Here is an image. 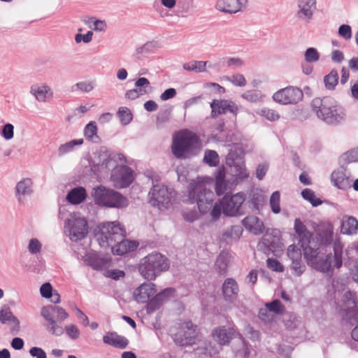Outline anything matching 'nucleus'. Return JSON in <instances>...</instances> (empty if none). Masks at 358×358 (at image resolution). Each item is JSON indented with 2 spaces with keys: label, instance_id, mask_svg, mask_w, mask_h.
Returning a JSON list of instances; mask_svg holds the SVG:
<instances>
[{
  "label": "nucleus",
  "instance_id": "obj_1",
  "mask_svg": "<svg viewBox=\"0 0 358 358\" xmlns=\"http://www.w3.org/2000/svg\"><path fill=\"white\" fill-rule=\"evenodd\" d=\"M334 225L331 222L321 223L315 231L312 233L309 246L311 249L315 248L317 251H321L333 245L334 266L339 269L343 264V244L339 238L334 240Z\"/></svg>",
  "mask_w": 358,
  "mask_h": 358
},
{
  "label": "nucleus",
  "instance_id": "obj_2",
  "mask_svg": "<svg viewBox=\"0 0 358 358\" xmlns=\"http://www.w3.org/2000/svg\"><path fill=\"white\" fill-rule=\"evenodd\" d=\"M202 148L199 136L189 129L176 132L171 145L173 155L178 159H187L196 157Z\"/></svg>",
  "mask_w": 358,
  "mask_h": 358
},
{
  "label": "nucleus",
  "instance_id": "obj_3",
  "mask_svg": "<svg viewBox=\"0 0 358 358\" xmlns=\"http://www.w3.org/2000/svg\"><path fill=\"white\" fill-rule=\"evenodd\" d=\"M246 200V194L243 192L236 194L229 192L215 202L210 215L214 221L220 219L222 214L227 217H236L247 213L243 203Z\"/></svg>",
  "mask_w": 358,
  "mask_h": 358
},
{
  "label": "nucleus",
  "instance_id": "obj_4",
  "mask_svg": "<svg viewBox=\"0 0 358 358\" xmlns=\"http://www.w3.org/2000/svg\"><path fill=\"white\" fill-rule=\"evenodd\" d=\"M310 106L316 116L329 125L336 126L345 120V109L331 96L316 97Z\"/></svg>",
  "mask_w": 358,
  "mask_h": 358
},
{
  "label": "nucleus",
  "instance_id": "obj_5",
  "mask_svg": "<svg viewBox=\"0 0 358 358\" xmlns=\"http://www.w3.org/2000/svg\"><path fill=\"white\" fill-rule=\"evenodd\" d=\"M208 180L213 179L205 177L203 180L192 181L188 187V201L190 204L196 203L201 214H207L212 210L215 201V193L206 187Z\"/></svg>",
  "mask_w": 358,
  "mask_h": 358
},
{
  "label": "nucleus",
  "instance_id": "obj_6",
  "mask_svg": "<svg viewBox=\"0 0 358 358\" xmlns=\"http://www.w3.org/2000/svg\"><path fill=\"white\" fill-rule=\"evenodd\" d=\"M170 268L169 258L159 252H152L141 259L138 264V271L141 275L148 281L155 280L162 273Z\"/></svg>",
  "mask_w": 358,
  "mask_h": 358
},
{
  "label": "nucleus",
  "instance_id": "obj_7",
  "mask_svg": "<svg viewBox=\"0 0 358 358\" xmlns=\"http://www.w3.org/2000/svg\"><path fill=\"white\" fill-rule=\"evenodd\" d=\"M92 196L96 205L106 208L123 209L129 204V199L121 192L102 185L92 189Z\"/></svg>",
  "mask_w": 358,
  "mask_h": 358
},
{
  "label": "nucleus",
  "instance_id": "obj_8",
  "mask_svg": "<svg viewBox=\"0 0 358 358\" xmlns=\"http://www.w3.org/2000/svg\"><path fill=\"white\" fill-rule=\"evenodd\" d=\"M177 192L164 184L153 185L148 194V203L159 209H169L176 200Z\"/></svg>",
  "mask_w": 358,
  "mask_h": 358
},
{
  "label": "nucleus",
  "instance_id": "obj_9",
  "mask_svg": "<svg viewBox=\"0 0 358 358\" xmlns=\"http://www.w3.org/2000/svg\"><path fill=\"white\" fill-rule=\"evenodd\" d=\"M101 247H108L116 243L126 233L124 227L118 222L101 223L94 231Z\"/></svg>",
  "mask_w": 358,
  "mask_h": 358
},
{
  "label": "nucleus",
  "instance_id": "obj_10",
  "mask_svg": "<svg viewBox=\"0 0 358 358\" xmlns=\"http://www.w3.org/2000/svg\"><path fill=\"white\" fill-rule=\"evenodd\" d=\"M225 164L230 169L234 168L236 184L249 177L245 162V151L243 148L235 146L229 150L225 157Z\"/></svg>",
  "mask_w": 358,
  "mask_h": 358
},
{
  "label": "nucleus",
  "instance_id": "obj_11",
  "mask_svg": "<svg viewBox=\"0 0 358 358\" xmlns=\"http://www.w3.org/2000/svg\"><path fill=\"white\" fill-rule=\"evenodd\" d=\"M321 251L317 249H311L310 248L303 252L304 259L307 264L315 270L330 276L333 275L334 268V262L332 261V253H328L324 258L318 259V255Z\"/></svg>",
  "mask_w": 358,
  "mask_h": 358
},
{
  "label": "nucleus",
  "instance_id": "obj_12",
  "mask_svg": "<svg viewBox=\"0 0 358 358\" xmlns=\"http://www.w3.org/2000/svg\"><path fill=\"white\" fill-rule=\"evenodd\" d=\"M279 234L280 231L275 229L272 234V238L263 237L257 244L258 250L267 256L271 253L275 257L280 256L284 250V244Z\"/></svg>",
  "mask_w": 358,
  "mask_h": 358
},
{
  "label": "nucleus",
  "instance_id": "obj_13",
  "mask_svg": "<svg viewBox=\"0 0 358 358\" xmlns=\"http://www.w3.org/2000/svg\"><path fill=\"white\" fill-rule=\"evenodd\" d=\"M64 227L69 229L72 240L80 241L88 234V224L84 217L75 215L72 219H67L64 222Z\"/></svg>",
  "mask_w": 358,
  "mask_h": 358
},
{
  "label": "nucleus",
  "instance_id": "obj_14",
  "mask_svg": "<svg viewBox=\"0 0 358 358\" xmlns=\"http://www.w3.org/2000/svg\"><path fill=\"white\" fill-rule=\"evenodd\" d=\"M303 97L302 90L297 87L289 86L281 89L273 95V99L282 105L297 103Z\"/></svg>",
  "mask_w": 358,
  "mask_h": 358
},
{
  "label": "nucleus",
  "instance_id": "obj_15",
  "mask_svg": "<svg viewBox=\"0 0 358 358\" xmlns=\"http://www.w3.org/2000/svg\"><path fill=\"white\" fill-rule=\"evenodd\" d=\"M244 203H245V206L248 207L252 213L259 215L266 203V196L261 188L252 187L248 191Z\"/></svg>",
  "mask_w": 358,
  "mask_h": 358
},
{
  "label": "nucleus",
  "instance_id": "obj_16",
  "mask_svg": "<svg viewBox=\"0 0 358 358\" xmlns=\"http://www.w3.org/2000/svg\"><path fill=\"white\" fill-rule=\"evenodd\" d=\"M210 106L211 108L210 117L212 118H216L220 115L230 113L236 119L238 107L231 99H213L210 102Z\"/></svg>",
  "mask_w": 358,
  "mask_h": 358
},
{
  "label": "nucleus",
  "instance_id": "obj_17",
  "mask_svg": "<svg viewBox=\"0 0 358 358\" xmlns=\"http://www.w3.org/2000/svg\"><path fill=\"white\" fill-rule=\"evenodd\" d=\"M347 166L344 163L341 164L339 169L334 170L331 174V182L336 188L347 190L352 187L350 176L346 174Z\"/></svg>",
  "mask_w": 358,
  "mask_h": 358
},
{
  "label": "nucleus",
  "instance_id": "obj_18",
  "mask_svg": "<svg viewBox=\"0 0 358 358\" xmlns=\"http://www.w3.org/2000/svg\"><path fill=\"white\" fill-rule=\"evenodd\" d=\"M111 179L118 182L121 187H127L134 180V171L127 165L121 166L113 171Z\"/></svg>",
  "mask_w": 358,
  "mask_h": 358
},
{
  "label": "nucleus",
  "instance_id": "obj_19",
  "mask_svg": "<svg viewBox=\"0 0 358 358\" xmlns=\"http://www.w3.org/2000/svg\"><path fill=\"white\" fill-rule=\"evenodd\" d=\"M213 340L220 345H227L236 337V331L232 327L219 326L212 331Z\"/></svg>",
  "mask_w": 358,
  "mask_h": 358
},
{
  "label": "nucleus",
  "instance_id": "obj_20",
  "mask_svg": "<svg viewBox=\"0 0 358 358\" xmlns=\"http://www.w3.org/2000/svg\"><path fill=\"white\" fill-rule=\"evenodd\" d=\"M294 229L298 237V243L303 252L310 248V238L312 231H310L300 218H296L294 223Z\"/></svg>",
  "mask_w": 358,
  "mask_h": 358
},
{
  "label": "nucleus",
  "instance_id": "obj_21",
  "mask_svg": "<svg viewBox=\"0 0 358 358\" xmlns=\"http://www.w3.org/2000/svg\"><path fill=\"white\" fill-rule=\"evenodd\" d=\"M239 286L233 278H226L222 285V293L224 300L228 303H234L238 296Z\"/></svg>",
  "mask_w": 358,
  "mask_h": 358
},
{
  "label": "nucleus",
  "instance_id": "obj_22",
  "mask_svg": "<svg viewBox=\"0 0 358 358\" xmlns=\"http://www.w3.org/2000/svg\"><path fill=\"white\" fill-rule=\"evenodd\" d=\"M157 292V286L151 281L143 282L134 291V300L138 303H145Z\"/></svg>",
  "mask_w": 358,
  "mask_h": 358
},
{
  "label": "nucleus",
  "instance_id": "obj_23",
  "mask_svg": "<svg viewBox=\"0 0 358 358\" xmlns=\"http://www.w3.org/2000/svg\"><path fill=\"white\" fill-rule=\"evenodd\" d=\"M248 0H217L215 8L222 13L234 14L247 5Z\"/></svg>",
  "mask_w": 358,
  "mask_h": 358
},
{
  "label": "nucleus",
  "instance_id": "obj_24",
  "mask_svg": "<svg viewBox=\"0 0 358 358\" xmlns=\"http://www.w3.org/2000/svg\"><path fill=\"white\" fill-rule=\"evenodd\" d=\"M316 0H298L299 10L296 16L303 20L310 21L316 10Z\"/></svg>",
  "mask_w": 358,
  "mask_h": 358
},
{
  "label": "nucleus",
  "instance_id": "obj_25",
  "mask_svg": "<svg viewBox=\"0 0 358 358\" xmlns=\"http://www.w3.org/2000/svg\"><path fill=\"white\" fill-rule=\"evenodd\" d=\"M15 196L19 202L26 196H30L33 193V182L31 178H25L20 180L15 187Z\"/></svg>",
  "mask_w": 358,
  "mask_h": 358
},
{
  "label": "nucleus",
  "instance_id": "obj_26",
  "mask_svg": "<svg viewBox=\"0 0 358 358\" xmlns=\"http://www.w3.org/2000/svg\"><path fill=\"white\" fill-rule=\"evenodd\" d=\"M340 229L342 234L356 235L358 232V220L351 215H344L341 221Z\"/></svg>",
  "mask_w": 358,
  "mask_h": 358
},
{
  "label": "nucleus",
  "instance_id": "obj_27",
  "mask_svg": "<svg viewBox=\"0 0 358 358\" xmlns=\"http://www.w3.org/2000/svg\"><path fill=\"white\" fill-rule=\"evenodd\" d=\"M85 262L94 270L100 271L111 262V258L102 257L97 253H90L86 256Z\"/></svg>",
  "mask_w": 358,
  "mask_h": 358
},
{
  "label": "nucleus",
  "instance_id": "obj_28",
  "mask_svg": "<svg viewBox=\"0 0 358 358\" xmlns=\"http://www.w3.org/2000/svg\"><path fill=\"white\" fill-rule=\"evenodd\" d=\"M95 161L98 162L100 165L102 166V169H110V167L112 166L111 163L113 164V166H117L116 161L111 157L107 147L101 146L99 150L95 153Z\"/></svg>",
  "mask_w": 358,
  "mask_h": 358
},
{
  "label": "nucleus",
  "instance_id": "obj_29",
  "mask_svg": "<svg viewBox=\"0 0 358 358\" xmlns=\"http://www.w3.org/2000/svg\"><path fill=\"white\" fill-rule=\"evenodd\" d=\"M103 341L107 345L119 349H125L129 344V341L127 338L123 336L118 335L115 331L105 335L103 337Z\"/></svg>",
  "mask_w": 358,
  "mask_h": 358
},
{
  "label": "nucleus",
  "instance_id": "obj_30",
  "mask_svg": "<svg viewBox=\"0 0 358 358\" xmlns=\"http://www.w3.org/2000/svg\"><path fill=\"white\" fill-rule=\"evenodd\" d=\"M87 196L84 187L78 186L72 188L66 194V201L73 205H78L84 202Z\"/></svg>",
  "mask_w": 358,
  "mask_h": 358
},
{
  "label": "nucleus",
  "instance_id": "obj_31",
  "mask_svg": "<svg viewBox=\"0 0 358 358\" xmlns=\"http://www.w3.org/2000/svg\"><path fill=\"white\" fill-rule=\"evenodd\" d=\"M41 315L43 319L48 322L47 330L50 334L55 336H59L63 334L64 329L62 326L57 324L56 320L52 316L49 315L48 311H41Z\"/></svg>",
  "mask_w": 358,
  "mask_h": 358
},
{
  "label": "nucleus",
  "instance_id": "obj_32",
  "mask_svg": "<svg viewBox=\"0 0 358 358\" xmlns=\"http://www.w3.org/2000/svg\"><path fill=\"white\" fill-rule=\"evenodd\" d=\"M97 131L96 122L90 121L87 123L84 128V136L86 140L94 143H101V139L98 136Z\"/></svg>",
  "mask_w": 358,
  "mask_h": 358
},
{
  "label": "nucleus",
  "instance_id": "obj_33",
  "mask_svg": "<svg viewBox=\"0 0 358 358\" xmlns=\"http://www.w3.org/2000/svg\"><path fill=\"white\" fill-rule=\"evenodd\" d=\"M83 138L73 139L65 143L60 145L57 150L59 156H63L74 150L76 146H80L83 144Z\"/></svg>",
  "mask_w": 358,
  "mask_h": 358
},
{
  "label": "nucleus",
  "instance_id": "obj_34",
  "mask_svg": "<svg viewBox=\"0 0 358 358\" xmlns=\"http://www.w3.org/2000/svg\"><path fill=\"white\" fill-rule=\"evenodd\" d=\"M301 195L302 198L304 200L308 201L313 207H317L323 203L327 202L326 200H322L320 198H317L315 192L309 188H305L302 189Z\"/></svg>",
  "mask_w": 358,
  "mask_h": 358
},
{
  "label": "nucleus",
  "instance_id": "obj_35",
  "mask_svg": "<svg viewBox=\"0 0 358 358\" xmlns=\"http://www.w3.org/2000/svg\"><path fill=\"white\" fill-rule=\"evenodd\" d=\"M229 263V255L227 253H220L217 257L215 266L217 272L220 275H224L227 273Z\"/></svg>",
  "mask_w": 358,
  "mask_h": 358
},
{
  "label": "nucleus",
  "instance_id": "obj_36",
  "mask_svg": "<svg viewBox=\"0 0 358 358\" xmlns=\"http://www.w3.org/2000/svg\"><path fill=\"white\" fill-rule=\"evenodd\" d=\"M48 311L49 315L52 316V314H57V318L59 321H64L69 317L68 313L62 307L53 306V305H48L43 306L41 308V311Z\"/></svg>",
  "mask_w": 358,
  "mask_h": 358
},
{
  "label": "nucleus",
  "instance_id": "obj_37",
  "mask_svg": "<svg viewBox=\"0 0 358 358\" xmlns=\"http://www.w3.org/2000/svg\"><path fill=\"white\" fill-rule=\"evenodd\" d=\"M338 73L336 69H332L329 73L324 77V83L325 88L328 90H335L336 86L338 83Z\"/></svg>",
  "mask_w": 358,
  "mask_h": 358
},
{
  "label": "nucleus",
  "instance_id": "obj_38",
  "mask_svg": "<svg viewBox=\"0 0 358 358\" xmlns=\"http://www.w3.org/2000/svg\"><path fill=\"white\" fill-rule=\"evenodd\" d=\"M145 303L146 305L145 308L147 314L148 315L154 313L163 306L162 301L160 300V299L159 298L156 293L152 296H151Z\"/></svg>",
  "mask_w": 358,
  "mask_h": 358
},
{
  "label": "nucleus",
  "instance_id": "obj_39",
  "mask_svg": "<svg viewBox=\"0 0 358 358\" xmlns=\"http://www.w3.org/2000/svg\"><path fill=\"white\" fill-rule=\"evenodd\" d=\"M117 116L118 117L122 125L126 126L129 124L133 120L134 115L132 112L127 107H120L117 112Z\"/></svg>",
  "mask_w": 358,
  "mask_h": 358
},
{
  "label": "nucleus",
  "instance_id": "obj_40",
  "mask_svg": "<svg viewBox=\"0 0 358 358\" xmlns=\"http://www.w3.org/2000/svg\"><path fill=\"white\" fill-rule=\"evenodd\" d=\"M204 164L210 167H215L219 165L220 159L217 152L213 150H206L203 159Z\"/></svg>",
  "mask_w": 358,
  "mask_h": 358
},
{
  "label": "nucleus",
  "instance_id": "obj_41",
  "mask_svg": "<svg viewBox=\"0 0 358 358\" xmlns=\"http://www.w3.org/2000/svg\"><path fill=\"white\" fill-rule=\"evenodd\" d=\"M208 62L203 61H192L183 64V69L189 71H195L201 73L206 71V67Z\"/></svg>",
  "mask_w": 358,
  "mask_h": 358
},
{
  "label": "nucleus",
  "instance_id": "obj_42",
  "mask_svg": "<svg viewBox=\"0 0 358 358\" xmlns=\"http://www.w3.org/2000/svg\"><path fill=\"white\" fill-rule=\"evenodd\" d=\"M265 306L269 312L278 315H281L285 312V307L279 299H274L265 303Z\"/></svg>",
  "mask_w": 358,
  "mask_h": 358
},
{
  "label": "nucleus",
  "instance_id": "obj_43",
  "mask_svg": "<svg viewBox=\"0 0 358 358\" xmlns=\"http://www.w3.org/2000/svg\"><path fill=\"white\" fill-rule=\"evenodd\" d=\"M358 162V147L344 152L339 158V163L348 164Z\"/></svg>",
  "mask_w": 358,
  "mask_h": 358
},
{
  "label": "nucleus",
  "instance_id": "obj_44",
  "mask_svg": "<svg viewBox=\"0 0 358 358\" xmlns=\"http://www.w3.org/2000/svg\"><path fill=\"white\" fill-rule=\"evenodd\" d=\"M158 47L159 45L157 41H148L142 46L138 47L136 49V54L137 55H139L153 53Z\"/></svg>",
  "mask_w": 358,
  "mask_h": 358
},
{
  "label": "nucleus",
  "instance_id": "obj_45",
  "mask_svg": "<svg viewBox=\"0 0 358 358\" xmlns=\"http://www.w3.org/2000/svg\"><path fill=\"white\" fill-rule=\"evenodd\" d=\"M175 343L180 346H186L193 343V336L187 335V332H178L173 336Z\"/></svg>",
  "mask_w": 358,
  "mask_h": 358
},
{
  "label": "nucleus",
  "instance_id": "obj_46",
  "mask_svg": "<svg viewBox=\"0 0 358 358\" xmlns=\"http://www.w3.org/2000/svg\"><path fill=\"white\" fill-rule=\"evenodd\" d=\"M162 303L169 301L177 296V290L175 287H169L162 289L159 292L157 293Z\"/></svg>",
  "mask_w": 358,
  "mask_h": 358
},
{
  "label": "nucleus",
  "instance_id": "obj_47",
  "mask_svg": "<svg viewBox=\"0 0 358 358\" xmlns=\"http://www.w3.org/2000/svg\"><path fill=\"white\" fill-rule=\"evenodd\" d=\"M124 237L125 236L124 235V236H121L120 239L117 238L116 243L108 246L111 248L112 253L114 255L122 256L125 255L124 250L126 249V238Z\"/></svg>",
  "mask_w": 358,
  "mask_h": 358
},
{
  "label": "nucleus",
  "instance_id": "obj_48",
  "mask_svg": "<svg viewBox=\"0 0 358 358\" xmlns=\"http://www.w3.org/2000/svg\"><path fill=\"white\" fill-rule=\"evenodd\" d=\"M209 139H212L217 142H224L226 143H232L236 141L235 134L232 131H229L227 134L222 135L212 134Z\"/></svg>",
  "mask_w": 358,
  "mask_h": 358
},
{
  "label": "nucleus",
  "instance_id": "obj_49",
  "mask_svg": "<svg viewBox=\"0 0 358 358\" xmlns=\"http://www.w3.org/2000/svg\"><path fill=\"white\" fill-rule=\"evenodd\" d=\"M280 194L279 191L273 192L271 196L269 204L271 207V212L274 214L280 213L281 208L280 205Z\"/></svg>",
  "mask_w": 358,
  "mask_h": 358
},
{
  "label": "nucleus",
  "instance_id": "obj_50",
  "mask_svg": "<svg viewBox=\"0 0 358 358\" xmlns=\"http://www.w3.org/2000/svg\"><path fill=\"white\" fill-rule=\"evenodd\" d=\"M134 85L141 96L148 94V92L146 89L148 87H151L149 80L144 77H140L138 78L135 81Z\"/></svg>",
  "mask_w": 358,
  "mask_h": 358
},
{
  "label": "nucleus",
  "instance_id": "obj_51",
  "mask_svg": "<svg viewBox=\"0 0 358 358\" xmlns=\"http://www.w3.org/2000/svg\"><path fill=\"white\" fill-rule=\"evenodd\" d=\"M241 97L250 102H257L261 99L262 93L257 90H250L242 94Z\"/></svg>",
  "mask_w": 358,
  "mask_h": 358
},
{
  "label": "nucleus",
  "instance_id": "obj_52",
  "mask_svg": "<svg viewBox=\"0 0 358 358\" xmlns=\"http://www.w3.org/2000/svg\"><path fill=\"white\" fill-rule=\"evenodd\" d=\"M304 57L308 63L316 62L320 59V54L315 48H307L304 52Z\"/></svg>",
  "mask_w": 358,
  "mask_h": 358
},
{
  "label": "nucleus",
  "instance_id": "obj_53",
  "mask_svg": "<svg viewBox=\"0 0 358 358\" xmlns=\"http://www.w3.org/2000/svg\"><path fill=\"white\" fill-rule=\"evenodd\" d=\"M0 134L7 141L12 139L14 136V126L10 123H6L1 127Z\"/></svg>",
  "mask_w": 358,
  "mask_h": 358
},
{
  "label": "nucleus",
  "instance_id": "obj_54",
  "mask_svg": "<svg viewBox=\"0 0 358 358\" xmlns=\"http://www.w3.org/2000/svg\"><path fill=\"white\" fill-rule=\"evenodd\" d=\"M11 317H13V313L10 306L8 304L3 305L0 310V322L6 324L10 322Z\"/></svg>",
  "mask_w": 358,
  "mask_h": 358
},
{
  "label": "nucleus",
  "instance_id": "obj_55",
  "mask_svg": "<svg viewBox=\"0 0 358 358\" xmlns=\"http://www.w3.org/2000/svg\"><path fill=\"white\" fill-rule=\"evenodd\" d=\"M292 264L290 268L294 271V274L297 276L301 275L305 271V266L301 265V257L299 258H292Z\"/></svg>",
  "mask_w": 358,
  "mask_h": 358
},
{
  "label": "nucleus",
  "instance_id": "obj_56",
  "mask_svg": "<svg viewBox=\"0 0 358 358\" xmlns=\"http://www.w3.org/2000/svg\"><path fill=\"white\" fill-rule=\"evenodd\" d=\"M230 182L229 180L215 182V191L217 196L224 195L226 191L229 188Z\"/></svg>",
  "mask_w": 358,
  "mask_h": 358
},
{
  "label": "nucleus",
  "instance_id": "obj_57",
  "mask_svg": "<svg viewBox=\"0 0 358 358\" xmlns=\"http://www.w3.org/2000/svg\"><path fill=\"white\" fill-rule=\"evenodd\" d=\"M203 214L197 211L196 209L189 210L182 213L183 219L189 223H192L194 221L199 220Z\"/></svg>",
  "mask_w": 358,
  "mask_h": 358
},
{
  "label": "nucleus",
  "instance_id": "obj_58",
  "mask_svg": "<svg viewBox=\"0 0 358 358\" xmlns=\"http://www.w3.org/2000/svg\"><path fill=\"white\" fill-rule=\"evenodd\" d=\"M266 265L267 267L273 271L281 273L285 270L283 265L275 258H268L266 260Z\"/></svg>",
  "mask_w": 358,
  "mask_h": 358
},
{
  "label": "nucleus",
  "instance_id": "obj_59",
  "mask_svg": "<svg viewBox=\"0 0 358 358\" xmlns=\"http://www.w3.org/2000/svg\"><path fill=\"white\" fill-rule=\"evenodd\" d=\"M243 229L241 226L234 225L223 233V236L227 238H239L242 235Z\"/></svg>",
  "mask_w": 358,
  "mask_h": 358
},
{
  "label": "nucleus",
  "instance_id": "obj_60",
  "mask_svg": "<svg viewBox=\"0 0 358 358\" xmlns=\"http://www.w3.org/2000/svg\"><path fill=\"white\" fill-rule=\"evenodd\" d=\"M338 34L345 40H349L352 38V28L349 24H343L340 25L338 30Z\"/></svg>",
  "mask_w": 358,
  "mask_h": 358
},
{
  "label": "nucleus",
  "instance_id": "obj_61",
  "mask_svg": "<svg viewBox=\"0 0 358 358\" xmlns=\"http://www.w3.org/2000/svg\"><path fill=\"white\" fill-rule=\"evenodd\" d=\"M171 111L172 106H170L169 108L165 109L164 110L159 111L157 116V124L159 125V124L168 122L170 119Z\"/></svg>",
  "mask_w": 358,
  "mask_h": 358
},
{
  "label": "nucleus",
  "instance_id": "obj_62",
  "mask_svg": "<svg viewBox=\"0 0 358 358\" xmlns=\"http://www.w3.org/2000/svg\"><path fill=\"white\" fill-rule=\"evenodd\" d=\"M260 115L270 121H275L280 118V115L278 112L267 108H262Z\"/></svg>",
  "mask_w": 358,
  "mask_h": 358
},
{
  "label": "nucleus",
  "instance_id": "obj_63",
  "mask_svg": "<svg viewBox=\"0 0 358 358\" xmlns=\"http://www.w3.org/2000/svg\"><path fill=\"white\" fill-rule=\"evenodd\" d=\"M55 291V290L53 289L52 285L48 282H44L40 287L41 295L45 299L51 297Z\"/></svg>",
  "mask_w": 358,
  "mask_h": 358
},
{
  "label": "nucleus",
  "instance_id": "obj_64",
  "mask_svg": "<svg viewBox=\"0 0 358 358\" xmlns=\"http://www.w3.org/2000/svg\"><path fill=\"white\" fill-rule=\"evenodd\" d=\"M125 272L123 270H120L117 268L113 269H108L105 272V275L107 278H110L115 280H118L121 278H124L125 276Z\"/></svg>",
  "mask_w": 358,
  "mask_h": 358
}]
</instances>
